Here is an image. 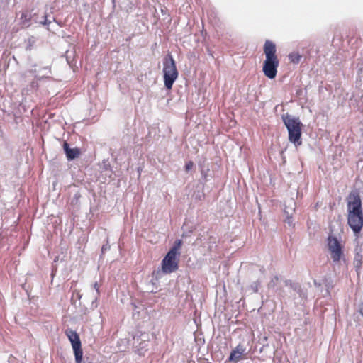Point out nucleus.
I'll return each mask as SVG.
<instances>
[{"label": "nucleus", "instance_id": "nucleus-1", "mask_svg": "<svg viewBox=\"0 0 363 363\" xmlns=\"http://www.w3.org/2000/svg\"><path fill=\"white\" fill-rule=\"evenodd\" d=\"M281 118L288 130L289 140L296 146L300 145L302 143L301 140L302 123L299 118L288 113L282 115Z\"/></svg>", "mask_w": 363, "mask_h": 363}, {"label": "nucleus", "instance_id": "nucleus-2", "mask_svg": "<svg viewBox=\"0 0 363 363\" xmlns=\"http://www.w3.org/2000/svg\"><path fill=\"white\" fill-rule=\"evenodd\" d=\"M180 255L168 251L162 260V272L160 270L154 271L152 274L151 282L155 284L159 280L162 273L167 274L176 272L179 269V258Z\"/></svg>", "mask_w": 363, "mask_h": 363}, {"label": "nucleus", "instance_id": "nucleus-3", "mask_svg": "<svg viewBox=\"0 0 363 363\" xmlns=\"http://www.w3.org/2000/svg\"><path fill=\"white\" fill-rule=\"evenodd\" d=\"M163 78L164 87L171 89L179 76L176 62L172 55L168 53L163 59Z\"/></svg>", "mask_w": 363, "mask_h": 363}, {"label": "nucleus", "instance_id": "nucleus-4", "mask_svg": "<svg viewBox=\"0 0 363 363\" xmlns=\"http://www.w3.org/2000/svg\"><path fill=\"white\" fill-rule=\"evenodd\" d=\"M65 333L71 342L76 363H82L83 351L79 334L75 330L70 328L66 329Z\"/></svg>", "mask_w": 363, "mask_h": 363}, {"label": "nucleus", "instance_id": "nucleus-5", "mask_svg": "<svg viewBox=\"0 0 363 363\" xmlns=\"http://www.w3.org/2000/svg\"><path fill=\"white\" fill-rule=\"evenodd\" d=\"M328 247L331 253V258L334 262H338L343 255L342 247L338 239L333 235L328 238Z\"/></svg>", "mask_w": 363, "mask_h": 363}, {"label": "nucleus", "instance_id": "nucleus-6", "mask_svg": "<svg viewBox=\"0 0 363 363\" xmlns=\"http://www.w3.org/2000/svg\"><path fill=\"white\" fill-rule=\"evenodd\" d=\"M279 62L278 58H265L263 62L262 72L269 79H273L277 74Z\"/></svg>", "mask_w": 363, "mask_h": 363}, {"label": "nucleus", "instance_id": "nucleus-7", "mask_svg": "<svg viewBox=\"0 0 363 363\" xmlns=\"http://www.w3.org/2000/svg\"><path fill=\"white\" fill-rule=\"evenodd\" d=\"M347 224L354 235L359 234L363 227V213L347 214Z\"/></svg>", "mask_w": 363, "mask_h": 363}, {"label": "nucleus", "instance_id": "nucleus-8", "mask_svg": "<svg viewBox=\"0 0 363 363\" xmlns=\"http://www.w3.org/2000/svg\"><path fill=\"white\" fill-rule=\"evenodd\" d=\"M352 200L347 202L348 214H360L363 213L362 207V201L358 194H354L350 196Z\"/></svg>", "mask_w": 363, "mask_h": 363}, {"label": "nucleus", "instance_id": "nucleus-9", "mask_svg": "<svg viewBox=\"0 0 363 363\" xmlns=\"http://www.w3.org/2000/svg\"><path fill=\"white\" fill-rule=\"evenodd\" d=\"M245 350L246 348L243 345L238 344L236 347L231 351L228 360L235 363L239 362L242 359V355L245 353Z\"/></svg>", "mask_w": 363, "mask_h": 363}, {"label": "nucleus", "instance_id": "nucleus-10", "mask_svg": "<svg viewBox=\"0 0 363 363\" xmlns=\"http://www.w3.org/2000/svg\"><path fill=\"white\" fill-rule=\"evenodd\" d=\"M62 147L66 157L69 161L74 160V159L77 158L80 155V150L79 148H71L69 147V143L66 141L63 143Z\"/></svg>", "mask_w": 363, "mask_h": 363}, {"label": "nucleus", "instance_id": "nucleus-11", "mask_svg": "<svg viewBox=\"0 0 363 363\" xmlns=\"http://www.w3.org/2000/svg\"><path fill=\"white\" fill-rule=\"evenodd\" d=\"M276 45L271 40H266L264 45V52L266 58H277Z\"/></svg>", "mask_w": 363, "mask_h": 363}, {"label": "nucleus", "instance_id": "nucleus-12", "mask_svg": "<svg viewBox=\"0 0 363 363\" xmlns=\"http://www.w3.org/2000/svg\"><path fill=\"white\" fill-rule=\"evenodd\" d=\"M33 20V16L28 11H23L19 18V23L23 27L28 28L30 26Z\"/></svg>", "mask_w": 363, "mask_h": 363}, {"label": "nucleus", "instance_id": "nucleus-13", "mask_svg": "<svg viewBox=\"0 0 363 363\" xmlns=\"http://www.w3.org/2000/svg\"><path fill=\"white\" fill-rule=\"evenodd\" d=\"M147 337V335H141V341L139 342L138 346L137 347V352L139 355H144L145 352L148 350V341L145 340V337Z\"/></svg>", "mask_w": 363, "mask_h": 363}, {"label": "nucleus", "instance_id": "nucleus-14", "mask_svg": "<svg viewBox=\"0 0 363 363\" xmlns=\"http://www.w3.org/2000/svg\"><path fill=\"white\" fill-rule=\"evenodd\" d=\"M296 208V203L294 199H289L286 205L284 210V214L287 216H293Z\"/></svg>", "mask_w": 363, "mask_h": 363}, {"label": "nucleus", "instance_id": "nucleus-15", "mask_svg": "<svg viewBox=\"0 0 363 363\" xmlns=\"http://www.w3.org/2000/svg\"><path fill=\"white\" fill-rule=\"evenodd\" d=\"M278 280H279V277L277 275L274 276L271 279L270 281L269 282L268 287L269 289H272L276 293H277L278 295L281 296L282 291L280 288H279L277 286V283Z\"/></svg>", "mask_w": 363, "mask_h": 363}, {"label": "nucleus", "instance_id": "nucleus-16", "mask_svg": "<svg viewBox=\"0 0 363 363\" xmlns=\"http://www.w3.org/2000/svg\"><path fill=\"white\" fill-rule=\"evenodd\" d=\"M182 245V240L180 239H177L174 242L173 246L169 250L171 252L180 255L179 249Z\"/></svg>", "mask_w": 363, "mask_h": 363}, {"label": "nucleus", "instance_id": "nucleus-17", "mask_svg": "<svg viewBox=\"0 0 363 363\" xmlns=\"http://www.w3.org/2000/svg\"><path fill=\"white\" fill-rule=\"evenodd\" d=\"M43 20L40 21H38L36 19H33V22L36 23H38L40 25L48 26L52 23L51 20L48 19V15L46 13L43 16ZM52 21L58 23L55 18H52Z\"/></svg>", "mask_w": 363, "mask_h": 363}, {"label": "nucleus", "instance_id": "nucleus-18", "mask_svg": "<svg viewBox=\"0 0 363 363\" xmlns=\"http://www.w3.org/2000/svg\"><path fill=\"white\" fill-rule=\"evenodd\" d=\"M288 57H289V60L294 64L299 63V62L302 57V56L298 52L290 53Z\"/></svg>", "mask_w": 363, "mask_h": 363}, {"label": "nucleus", "instance_id": "nucleus-19", "mask_svg": "<svg viewBox=\"0 0 363 363\" xmlns=\"http://www.w3.org/2000/svg\"><path fill=\"white\" fill-rule=\"evenodd\" d=\"M284 282H285V285H286V286L289 285V286H290V287H291L293 290H294V291H297V292H300V291H301V287H300V286H299V285H298L297 284L293 283L291 280H285V281H284Z\"/></svg>", "mask_w": 363, "mask_h": 363}, {"label": "nucleus", "instance_id": "nucleus-20", "mask_svg": "<svg viewBox=\"0 0 363 363\" xmlns=\"http://www.w3.org/2000/svg\"><path fill=\"white\" fill-rule=\"evenodd\" d=\"M259 281H254L252 282L249 289L253 292V293H257L258 291V289H259Z\"/></svg>", "mask_w": 363, "mask_h": 363}, {"label": "nucleus", "instance_id": "nucleus-21", "mask_svg": "<svg viewBox=\"0 0 363 363\" xmlns=\"http://www.w3.org/2000/svg\"><path fill=\"white\" fill-rule=\"evenodd\" d=\"M284 221H285V223H286L288 224V225L289 227H294V220H293V216H285Z\"/></svg>", "mask_w": 363, "mask_h": 363}, {"label": "nucleus", "instance_id": "nucleus-22", "mask_svg": "<svg viewBox=\"0 0 363 363\" xmlns=\"http://www.w3.org/2000/svg\"><path fill=\"white\" fill-rule=\"evenodd\" d=\"M362 255L359 253H357L354 257V263H357V267H359L362 264Z\"/></svg>", "mask_w": 363, "mask_h": 363}, {"label": "nucleus", "instance_id": "nucleus-23", "mask_svg": "<svg viewBox=\"0 0 363 363\" xmlns=\"http://www.w3.org/2000/svg\"><path fill=\"white\" fill-rule=\"evenodd\" d=\"M35 43V38L33 36H31L28 39L27 41V50H30L33 45Z\"/></svg>", "mask_w": 363, "mask_h": 363}, {"label": "nucleus", "instance_id": "nucleus-24", "mask_svg": "<svg viewBox=\"0 0 363 363\" xmlns=\"http://www.w3.org/2000/svg\"><path fill=\"white\" fill-rule=\"evenodd\" d=\"M110 247H111L110 245H109L108 240H106V242L102 245L101 252L102 253L106 252V251L110 250Z\"/></svg>", "mask_w": 363, "mask_h": 363}, {"label": "nucleus", "instance_id": "nucleus-25", "mask_svg": "<svg viewBox=\"0 0 363 363\" xmlns=\"http://www.w3.org/2000/svg\"><path fill=\"white\" fill-rule=\"evenodd\" d=\"M193 166H194V162L192 161H189L185 164V167H184L185 170L186 172L190 171L193 168Z\"/></svg>", "mask_w": 363, "mask_h": 363}, {"label": "nucleus", "instance_id": "nucleus-26", "mask_svg": "<svg viewBox=\"0 0 363 363\" xmlns=\"http://www.w3.org/2000/svg\"><path fill=\"white\" fill-rule=\"evenodd\" d=\"M41 71H43L44 73H43V77H45L48 74H50L51 72L50 71V69L48 67H43Z\"/></svg>", "mask_w": 363, "mask_h": 363}, {"label": "nucleus", "instance_id": "nucleus-27", "mask_svg": "<svg viewBox=\"0 0 363 363\" xmlns=\"http://www.w3.org/2000/svg\"><path fill=\"white\" fill-rule=\"evenodd\" d=\"M98 306V298L96 297L95 299L92 301L91 307L92 308H96Z\"/></svg>", "mask_w": 363, "mask_h": 363}, {"label": "nucleus", "instance_id": "nucleus-28", "mask_svg": "<svg viewBox=\"0 0 363 363\" xmlns=\"http://www.w3.org/2000/svg\"><path fill=\"white\" fill-rule=\"evenodd\" d=\"M74 294H76V297L80 300L81 298H82V294L79 292V291H77V292H74L73 294H72V301L73 300V298H74Z\"/></svg>", "mask_w": 363, "mask_h": 363}, {"label": "nucleus", "instance_id": "nucleus-29", "mask_svg": "<svg viewBox=\"0 0 363 363\" xmlns=\"http://www.w3.org/2000/svg\"><path fill=\"white\" fill-rule=\"evenodd\" d=\"M94 288L96 289V294L99 295V286H98L97 282L94 283Z\"/></svg>", "mask_w": 363, "mask_h": 363}, {"label": "nucleus", "instance_id": "nucleus-30", "mask_svg": "<svg viewBox=\"0 0 363 363\" xmlns=\"http://www.w3.org/2000/svg\"><path fill=\"white\" fill-rule=\"evenodd\" d=\"M84 363H97V362H93L92 360L89 359V358H86V360L84 362Z\"/></svg>", "mask_w": 363, "mask_h": 363}, {"label": "nucleus", "instance_id": "nucleus-31", "mask_svg": "<svg viewBox=\"0 0 363 363\" xmlns=\"http://www.w3.org/2000/svg\"><path fill=\"white\" fill-rule=\"evenodd\" d=\"M88 313V308H85L84 309V314H86Z\"/></svg>", "mask_w": 363, "mask_h": 363}, {"label": "nucleus", "instance_id": "nucleus-32", "mask_svg": "<svg viewBox=\"0 0 363 363\" xmlns=\"http://www.w3.org/2000/svg\"><path fill=\"white\" fill-rule=\"evenodd\" d=\"M202 174H203V178H204L205 179H206V174H204L203 172H202Z\"/></svg>", "mask_w": 363, "mask_h": 363}, {"label": "nucleus", "instance_id": "nucleus-33", "mask_svg": "<svg viewBox=\"0 0 363 363\" xmlns=\"http://www.w3.org/2000/svg\"><path fill=\"white\" fill-rule=\"evenodd\" d=\"M66 59H67V62L69 64V57H68V56H67V57H66Z\"/></svg>", "mask_w": 363, "mask_h": 363}, {"label": "nucleus", "instance_id": "nucleus-34", "mask_svg": "<svg viewBox=\"0 0 363 363\" xmlns=\"http://www.w3.org/2000/svg\"><path fill=\"white\" fill-rule=\"evenodd\" d=\"M35 72H36L35 69V70H33V69L30 70V72H33V73H34Z\"/></svg>", "mask_w": 363, "mask_h": 363}, {"label": "nucleus", "instance_id": "nucleus-35", "mask_svg": "<svg viewBox=\"0 0 363 363\" xmlns=\"http://www.w3.org/2000/svg\"><path fill=\"white\" fill-rule=\"evenodd\" d=\"M314 284H315V286H318V283L316 282V281H314Z\"/></svg>", "mask_w": 363, "mask_h": 363}, {"label": "nucleus", "instance_id": "nucleus-36", "mask_svg": "<svg viewBox=\"0 0 363 363\" xmlns=\"http://www.w3.org/2000/svg\"><path fill=\"white\" fill-rule=\"evenodd\" d=\"M113 5L115 4V0H112Z\"/></svg>", "mask_w": 363, "mask_h": 363}]
</instances>
